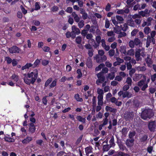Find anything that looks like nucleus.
<instances>
[{"mask_svg":"<svg viewBox=\"0 0 156 156\" xmlns=\"http://www.w3.org/2000/svg\"><path fill=\"white\" fill-rule=\"evenodd\" d=\"M24 80L25 83L27 84H34L35 81L38 76V71L36 69H34L32 72L27 74H24Z\"/></svg>","mask_w":156,"mask_h":156,"instance_id":"obj_1","label":"nucleus"},{"mask_svg":"<svg viewBox=\"0 0 156 156\" xmlns=\"http://www.w3.org/2000/svg\"><path fill=\"white\" fill-rule=\"evenodd\" d=\"M153 115V113L151 109H146L142 112L141 117L142 119L146 120L148 119H150Z\"/></svg>","mask_w":156,"mask_h":156,"instance_id":"obj_2","label":"nucleus"},{"mask_svg":"<svg viewBox=\"0 0 156 156\" xmlns=\"http://www.w3.org/2000/svg\"><path fill=\"white\" fill-rule=\"evenodd\" d=\"M97 76L98 79L96 81V84L99 85L100 83H102L105 80V77L101 72L98 73Z\"/></svg>","mask_w":156,"mask_h":156,"instance_id":"obj_3","label":"nucleus"},{"mask_svg":"<svg viewBox=\"0 0 156 156\" xmlns=\"http://www.w3.org/2000/svg\"><path fill=\"white\" fill-rule=\"evenodd\" d=\"M9 51L11 54L19 53L20 51V49L16 46L14 45L9 48Z\"/></svg>","mask_w":156,"mask_h":156,"instance_id":"obj_4","label":"nucleus"},{"mask_svg":"<svg viewBox=\"0 0 156 156\" xmlns=\"http://www.w3.org/2000/svg\"><path fill=\"white\" fill-rule=\"evenodd\" d=\"M95 58L96 62L98 63L105 61L107 59V57L105 55H104L101 57H100L98 55H96Z\"/></svg>","mask_w":156,"mask_h":156,"instance_id":"obj_5","label":"nucleus"},{"mask_svg":"<svg viewBox=\"0 0 156 156\" xmlns=\"http://www.w3.org/2000/svg\"><path fill=\"white\" fill-rule=\"evenodd\" d=\"M134 142V139H127L125 141V144L128 147H131L133 146Z\"/></svg>","mask_w":156,"mask_h":156,"instance_id":"obj_6","label":"nucleus"},{"mask_svg":"<svg viewBox=\"0 0 156 156\" xmlns=\"http://www.w3.org/2000/svg\"><path fill=\"white\" fill-rule=\"evenodd\" d=\"M156 126V122L154 121L150 122L148 125V127L149 130L152 132H154L155 130Z\"/></svg>","mask_w":156,"mask_h":156,"instance_id":"obj_7","label":"nucleus"},{"mask_svg":"<svg viewBox=\"0 0 156 156\" xmlns=\"http://www.w3.org/2000/svg\"><path fill=\"white\" fill-rule=\"evenodd\" d=\"M72 33L73 34H74L76 36V34L78 35L80 33L79 29L75 25H73L72 26Z\"/></svg>","mask_w":156,"mask_h":156,"instance_id":"obj_8","label":"nucleus"},{"mask_svg":"<svg viewBox=\"0 0 156 156\" xmlns=\"http://www.w3.org/2000/svg\"><path fill=\"white\" fill-rule=\"evenodd\" d=\"M135 57L136 61H141L142 58L140 57V48L137 49L135 52Z\"/></svg>","mask_w":156,"mask_h":156,"instance_id":"obj_9","label":"nucleus"},{"mask_svg":"<svg viewBox=\"0 0 156 156\" xmlns=\"http://www.w3.org/2000/svg\"><path fill=\"white\" fill-rule=\"evenodd\" d=\"M139 14L140 16L142 17H145L147 15L149 14V12H148V10L147 9H145L144 11H140L139 12Z\"/></svg>","mask_w":156,"mask_h":156,"instance_id":"obj_10","label":"nucleus"},{"mask_svg":"<svg viewBox=\"0 0 156 156\" xmlns=\"http://www.w3.org/2000/svg\"><path fill=\"white\" fill-rule=\"evenodd\" d=\"M125 118L126 121H129L132 120L133 118L132 113H128L125 114Z\"/></svg>","mask_w":156,"mask_h":156,"instance_id":"obj_11","label":"nucleus"},{"mask_svg":"<svg viewBox=\"0 0 156 156\" xmlns=\"http://www.w3.org/2000/svg\"><path fill=\"white\" fill-rule=\"evenodd\" d=\"M132 96V94L129 91H123V98H129Z\"/></svg>","mask_w":156,"mask_h":156,"instance_id":"obj_12","label":"nucleus"},{"mask_svg":"<svg viewBox=\"0 0 156 156\" xmlns=\"http://www.w3.org/2000/svg\"><path fill=\"white\" fill-rule=\"evenodd\" d=\"M147 57L145 59V61L147 64L149 66V65L152 64V61L151 58H150V55L147 54Z\"/></svg>","mask_w":156,"mask_h":156,"instance_id":"obj_13","label":"nucleus"},{"mask_svg":"<svg viewBox=\"0 0 156 156\" xmlns=\"http://www.w3.org/2000/svg\"><path fill=\"white\" fill-rule=\"evenodd\" d=\"M86 65L88 68H90L92 67V63L91 59L90 58H88L87 59Z\"/></svg>","mask_w":156,"mask_h":156,"instance_id":"obj_14","label":"nucleus"},{"mask_svg":"<svg viewBox=\"0 0 156 156\" xmlns=\"http://www.w3.org/2000/svg\"><path fill=\"white\" fill-rule=\"evenodd\" d=\"M93 148L90 146L87 147L85 148L86 155L89 156V154L92 152Z\"/></svg>","mask_w":156,"mask_h":156,"instance_id":"obj_15","label":"nucleus"},{"mask_svg":"<svg viewBox=\"0 0 156 156\" xmlns=\"http://www.w3.org/2000/svg\"><path fill=\"white\" fill-rule=\"evenodd\" d=\"M126 24L129 26L131 27H134L135 26L134 21L132 18H130L127 20Z\"/></svg>","mask_w":156,"mask_h":156,"instance_id":"obj_16","label":"nucleus"},{"mask_svg":"<svg viewBox=\"0 0 156 156\" xmlns=\"http://www.w3.org/2000/svg\"><path fill=\"white\" fill-rule=\"evenodd\" d=\"M32 140V138L31 137L28 136L22 140V142L23 144H27L29 143Z\"/></svg>","mask_w":156,"mask_h":156,"instance_id":"obj_17","label":"nucleus"},{"mask_svg":"<svg viewBox=\"0 0 156 156\" xmlns=\"http://www.w3.org/2000/svg\"><path fill=\"white\" fill-rule=\"evenodd\" d=\"M120 51L121 52L126 55L127 52L126 51V47L125 46H122L120 47Z\"/></svg>","mask_w":156,"mask_h":156,"instance_id":"obj_18","label":"nucleus"},{"mask_svg":"<svg viewBox=\"0 0 156 156\" xmlns=\"http://www.w3.org/2000/svg\"><path fill=\"white\" fill-rule=\"evenodd\" d=\"M144 65L145 66H137L135 68L138 71L142 72L145 71L146 70V68L145 67V64H144Z\"/></svg>","mask_w":156,"mask_h":156,"instance_id":"obj_19","label":"nucleus"},{"mask_svg":"<svg viewBox=\"0 0 156 156\" xmlns=\"http://www.w3.org/2000/svg\"><path fill=\"white\" fill-rule=\"evenodd\" d=\"M142 77V74H136L133 78V80L135 81H137L140 80Z\"/></svg>","mask_w":156,"mask_h":156,"instance_id":"obj_20","label":"nucleus"},{"mask_svg":"<svg viewBox=\"0 0 156 156\" xmlns=\"http://www.w3.org/2000/svg\"><path fill=\"white\" fill-rule=\"evenodd\" d=\"M5 140L9 142H13L15 141V140L13 138L9 137L7 136H5L4 138Z\"/></svg>","mask_w":156,"mask_h":156,"instance_id":"obj_21","label":"nucleus"},{"mask_svg":"<svg viewBox=\"0 0 156 156\" xmlns=\"http://www.w3.org/2000/svg\"><path fill=\"white\" fill-rule=\"evenodd\" d=\"M105 110L107 112L109 111L113 112H115L116 110V109L113 108L108 106H106V107Z\"/></svg>","mask_w":156,"mask_h":156,"instance_id":"obj_22","label":"nucleus"},{"mask_svg":"<svg viewBox=\"0 0 156 156\" xmlns=\"http://www.w3.org/2000/svg\"><path fill=\"white\" fill-rule=\"evenodd\" d=\"M98 105H102L103 104V97L102 96L98 97Z\"/></svg>","mask_w":156,"mask_h":156,"instance_id":"obj_23","label":"nucleus"},{"mask_svg":"<svg viewBox=\"0 0 156 156\" xmlns=\"http://www.w3.org/2000/svg\"><path fill=\"white\" fill-rule=\"evenodd\" d=\"M66 35L67 38H69L71 37L72 38H74L76 37V35L72 33V32H67L66 34Z\"/></svg>","mask_w":156,"mask_h":156,"instance_id":"obj_24","label":"nucleus"},{"mask_svg":"<svg viewBox=\"0 0 156 156\" xmlns=\"http://www.w3.org/2000/svg\"><path fill=\"white\" fill-rule=\"evenodd\" d=\"M118 144L120 149L122 151L126 149V147L121 143L118 142Z\"/></svg>","mask_w":156,"mask_h":156,"instance_id":"obj_25","label":"nucleus"},{"mask_svg":"<svg viewBox=\"0 0 156 156\" xmlns=\"http://www.w3.org/2000/svg\"><path fill=\"white\" fill-rule=\"evenodd\" d=\"M115 77V73L114 72H112L108 74L107 77V78L109 79L110 80H113Z\"/></svg>","mask_w":156,"mask_h":156,"instance_id":"obj_26","label":"nucleus"},{"mask_svg":"<svg viewBox=\"0 0 156 156\" xmlns=\"http://www.w3.org/2000/svg\"><path fill=\"white\" fill-rule=\"evenodd\" d=\"M97 92L98 94V97L100 96L103 97V94L104 92L102 89L100 88H98L97 90Z\"/></svg>","mask_w":156,"mask_h":156,"instance_id":"obj_27","label":"nucleus"},{"mask_svg":"<svg viewBox=\"0 0 156 156\" xmlns=\"http://www.w3.org/2000/svg\"><path fill=\"white\" fill-rule=\"evenodd\" d=\"M32 65H33L31 63H27L24 66L22 67L21 69L22 70H23L25 69H29L30 67H31Z\"/></svg>","mask_w":156,"mask_h":156,"instance_id":"obj_28","label":"nucleus"},{"mask_svg":"<svg viewBox=\"0 0 156 156\" xmlns=\"http://www.w3.org/2000/svg\"><path fill=\"white\" fill-rule=\"evenodd\" d=\"M76 119L80 122H81L83 123H85L86 119L85 118H83L80 116H77L76 117Z\"/></svg>","mask_w":156,"mask_h":156,"instance_id":"obj_29","label":"nucleus"},{"mask_svg":"<svg viewBox=\"0 0 156 156\" xmlns=\"http://www.w3.org/2000/svg\"><path fill=\"white\" fill-rule=\"evenodd\" d=\"M113 31L116 34H118L121 31V30L120 29L119 27L117 26L114 27Z\"/></svg>","mask_w":156,"mask_h":156,"instance_id":"obj_30","label":"nucleus"},{"mask_svg":"<svg viewBox=\"0 0 156 156\" xmlns=\"http://www.w3.org/2000/svg\"><path fill=\"white\" fill-rule=\"evenodd\" d=\"M11 78L12 79L14 80V81L16 82H18L19 80L18 76L14 74L12 76Z\"/></svg>","mask_w":156,"mask_h":156,"instance_id":"obj_31","label":"nucleus"},{"mask_svg":"<svg viewBox=\"0 0 156 156\" xmlns=\"http://www.w3.org/2000/svg\"><path fill=\"white\" fill-rule=\"evenodd\" d=\"M120 27L122 30L125 32L128 29V27L126 23H124L123 26L121 25Z\"/></svg>","mask_w":156,"mask_h":156,"instance_id":"obj_32","label":"nucleus"},{"mask_svg":"<svg viewBox=\"0 0 156 156\" xmlns=\"http://www.w3.org/2000/svg\"><path fill=\"white\" fill-rule=\"evenodd\" d=\"M134 50L133 49H131L127 51L126 53V55H127L129 56H133L134 55Z\"/></svg>","mask_w":156,"mask_h":156,"instance_id":"obj_33","label":"nucleus"},{"mask_svg":"<svg viewBox=\"0 0 156 156\" xmlns=\"http://www.w3.org/2000/svg\"><path fill=\"white\" fill-rule=\"evenodd\" d=\"M135 134L136 133L134 131L129 132V139H134L133 137L135 136Z\"/></svg>","mask_w":156,"mask_h":156,"instance_id":"obj_34","label":"nucleus"},{"mask_svg":"<svg viewBox=\"0 0 156 156\" xmlns=\"http://www.w3.org/2000/svg\"><path fill=\"white\" fill-rule=\"evenodd\" d=\"M109 145H104L103 148V150L104 151H108L111 147Z\"/></svg>","mask_w":156,"mask_h":156,"instance_id":"obj_35","label":"nucleus"},{"mask_svg":"<svg viewBox=\"0 0 156 156\" xmlns=\"http://www.w3.org/2000/svg\"><path fill=\"white\" fill-rule=\"evenodd\" d=\"M134 42L135 45L136 46H140L141 44V41L140 39L138 38H135L134 40Z\"/></svg>","mask_w":156,"mask_h":156,"instance_id":"obj_36","label":"nucleus"},{"mask_svg":"<svg viewBox=\"0 0 156 156\" xmlns=\"http://www.w3.org/2000/svg\"><path fill=\"white\" fill-rule=\"evenodd\" d=\"M114 137L112 136L109 140V142L110 144L109 145L111 147H114L115 146V144L114 142Z\"/></svg>","mask_w":156,"mask_h":156,"instance_id":"obj_37","label":"nucleus"},{"mask_svg":"<svg viewBox=\"0 0 156 156\" xmlns=\"http://www.w3.org/2000/svg\"><path fill=\"white\" fill-rule=\"evenodd\" d=\"M75 41L77 44H80L82 41V37L80 36H77L75 39Z\"/></svg>","mask_w":156,"mask_h":156,"instance_id":"obj_38","label":"nucleus"},{"mask_svg":"<svg viewBox=\"0 0 156 156\" xmlns=\"http://www.w3.org/2000/svg\"><path fill=\"white\" fill-rule=\"evenodd\" d=\"M40 62V61L38 59H37L34 62V64H32L33 65L32 66L34 68H35L37 66L39 65Z\"/></svg>","mask_w":156,"mask_h":156,"instance_id":"obj_39","label":"nucleus"},{"mask_svg":"<svg viewBox=\"0 0 156 156\" xmlns=\"http://www.w3.org/2000/svg\"><path fill=\"white\" fill-rule=\"evenodd\" d=\"M105 65L103 63L100 64L98 67H96L95 68V70L96 71H98L100 70L101 69L104 67Z\"/></svg>","mask_w":156,"mask_h":156,"instance_id":"obj_40","label":"nucleus"},{"mask_svg":"<svg viewBox=\"0 0 156 156\" xmlns=\"http://www.w3.org/2000/svg\"><path fill=\"white\" fill-rule=\"evenodd\" d=\"M119 35H118V38H121L122 37H124L126 36V33L123 32H122L121 31L120 33H119Z\"/></svg>","mask_w":156,"mask_h":156,"instance_id":"obj_41","label":"nucleus"},{"mask_svg":"<svg viewBox=\"0 0 156 156\" xmlns=\"http://www.w3.org/2000/svg\"><path fill=\"white\" fill-rule=\"evenodd\" d=\"M151 29L148 27H146L144 29V33L146 34H148L151 31Z\"/></svg>","mask_w":156,"mask_h":156,"instance_id":"obj_42","label":"nucleus"},{"mask_svg":"<svg viewBox=\"0 0 156 156\" xmlns=\"http://www.w3.org/2000/svg\"><path fill=\"white\" fill-rule=\"evenodd\" d=\"M52 79L51 78H49L45 82L44 84V86L45 87H47L49 84L52 81Z\"/></svg>","mask_w":156,"mask_h":156,"instance_id":"obj_43","label":"nucleus"},{"mask_svg":"<svg viewBox=\"0 0 156 156\" xmlns=\"http://www.w3.org/2000/svg\"><path fill=\"white\" fill-rule=\"evenodd\" d=\"M140 55L142 57H144L146 55V54L145 52V48H140Z\"/></svg>","mask_w":156,"mask_h":156,"instance_id":"obj_44","label":"nucleus"},{"mask_svg":"<svg viewBox=\"0 0 156 156\" xmlns=\"http://www.w3.org/2000/svg\"><path fill=\"white\" fill-rule=\"evenodd\" d=\"M84 25V21L83 20H81L79 21L78 22V26L80 28H82Z\"/></svg>","mask_w":156,"mask_h":156,"instance_id":"obj_45","label":"nucleus"},{"mask_svg":"<svg viewBox=\"0 0 156 156\" xmlns=\"http://www.w3.org/2000/svg\"><path fill=\"white\" fill-rule=\"evenodd\" d=\"M116 17L117 20L118 21H119L120 23H122L124 20V19L122 16H116Z\"/></svg>","mask_w":156,"mask_h":156,"instance_id":"obj_46","label":"nucleus"},{"mask_svg":"<svg viewBox=\"0 0 156 156\" xmlns=\"http://www.w3.org/2000/svg\"><path fill=\"white\" fill-rule=\"evenodd\" d=\"M132 80L131 78L129 77H128L127 78L126 82L128 85L131 86L132 85Z\"/></svg>","mask_w":156,"mask_h":156,"instance_id":"obj_47","label":"nucleus"},{"mask_svg":"<svg viewBox=\"0 0 156 156\" xmlns=\"http://www.w3.org/2000/svg\"><path fill=\"white\" fill-rule=\"evenodd\" d=\"M107 34L108 36V37L115 36V34L112 31H108L107 33Z\"/></svg>","mask_w":156,"mask_h":156,"instance_id":"obj_48","label":"nucleus"},{"mask_svg":"<svg viewBox=\"0 0 156 156\" xmlns=\"http://www.w3.org/2000/svg\"><path fill=\"white\" fill-rule=\"evenodd\" d=\"M36 130L35 126L30 127L29 129V131L31 133H34Z\"/></svg>","mask_w":156,"mask_h":156,"instance_id":"obj_49","label":"nucleus"},{"mask_svg":"<svg viewBox=\"0 0 156 156\" xmlns=\"http://www.w3.org/2000/svg\"><path fill=\"white\" fill-rule=\"evenodd\" d=\"M110 25V23L108 20L106 19L105 21V27L106 28H109Z\"/></svg>","mask_w":156,"mask_h":156,"instance_id":"obj_50","label":"nucleus"},{"mask_svg":"<svg viewBox=\"0 0 156 156\" xmlns=\"http://www.w3.org/2000/svg\"><path fill=\"white\" fill-rule=\"evenodd\" d=\"M58 7L57 6L54 5L51 8V10L53 12H56L58 10Z\"/></svg>","mask_w":156,"mask_h":156,"instance_id":"obj_51","label":"nucleus"},{"mask_svg":"<svg viewBox=\"0 0 156 156\" xmlns=\"http://www.w3.org/2000/svg\"><path fill=\"white\" fill-rule=\"evenodd\" d=\"M108 54L110 57H112L114 56L115 53V51L114 49H111L108 52Z\"/></svg>","mask_w":156,"mask_h":156,"instance_id":"obj_52","label":"nucleus"},{"mask_svg":"<svg viewBox=\"0 0 156 156\" xmlns=\"http://www.w3.org/2000/svg\"><path fill=\"white\" fill-rule=\"evenodd\" d=\"M92 106L93 107H95L96 106V98L95 96H94L92 99Z\"/></svg>","mask_w":156,"mask_h":156,"instance_id":"obj_53","label":"nucleus"},{"mask_svg":"<svg viewBox=\"0 0 156 156\" xmlns=\"http://www.w3.org/2000/svg\"><path fill=\"white\" fill-rule=\"evenodd\" d=\"M117 153L119 154L120 156H130L129 154L125 153L122 151H117Z\"/></svg>","mask_w":156,"mask_h":156,"instance_id":"obj_54","label":"nucleus"},{"mask_svg":"<svg viewBox=\"0 0 156 156\" xmlns=\"http://www.w3.org/2000/svg\"><path fill=\"white\" fill-rule=\"evenodd\" d=\"M56 83L57 80H55L53 81L50 85V88H52L55 87L56 85Z\"/></svg>","mask_w":156,"mask_h":156,"instance_id":"obj_55","label":"nucleus"},{"mask_svg":"<svg viewBox=\"0 0 156 156\" xmlns=\"http://www.w3.org/2000/svg\"><path fill=\"white\" fill-rule=\"evenodd\" d=\"M115 40V36L111 37H109L108 40L107 41L108 42H113Z\"/></svg>","mask_w":156,"mask_h":156,"instance_id":"obj_56","label":"nucleus"},{"mask_svg":"<svg viewBox=\"0 0 156 156\" xmlns=\"http://www.w3.org/2000/svg\"><path fill=\"white\" fill-rule=\"evenodd\" d=\"M145 83L144 80H142L138 82L137 85L140 87Z\"/></svg>","mask_w":156,"mask_h":156,"instance_id":"obj_57","label":"nucleus"},{"mask_svg":"<svg viewBox=\"0 0 156 156\" xmlns=\"http://www.w3.org/2000/svg\"><path fill=\"white\" fill-rule=\"evenodd\" d=\"M133 9L134 11H136L137 10H140V5L139 4H137L134 6Z\"/></svg>","mask_w":156,"mask_h":156,"instance_id":"obj_58","label":"nucleus"},{"mask_svg":"<svg viewBox=\"0 0 156 156\" xmlns=\"http://www.w3.org/2000/svg\"><path fill=\"white\" fill-rule=\"evenodd\" d=\"M132 18L134 19H140L141 18V16L139 14H135L132 16Z\"/></svg>","mask_w":156,"mask_h":156,"instance_id":"obj_59","label":"nucleus"},{"mask_svg":"<svg viewBox=\"0 0 156 156\" xmlns=\"http://www.w3.org/2000/svg\"><path fill=\"white\" fill-rule=\"evenodd\" d=\"M40 3L39 2H36L35 4V10H37L40 9Z\"/></svg>","mask_w":156,"mask_h":156,"instance_id":"obj_60","label":"nucleus"},{"mask_svg":"<svg viewBox=\"0 0 156 156\" xmlns=\"http://www.w3.org/2000/svg\"><path fill=\"white\" fill-rule=\"evenodd\" d=\"M5 60L6 61L8 64H10L12 62V59L9 57H6L5 58Z\"/></svg>","mask_w":156,"mask_h":156,"instance_id":"obj_61","label":"nucleus"},{"mask_svg":"<svg viewBox=\"0 0 156 156\" xmlns=\"http://www.w3.org/2000/svg\"><path fill=\"white\" fill-rule=\"evenodd\" d=\"M129 46L131 48H133L134 47L135 44L133 41H130L129 43Z\"/></svg>","mask_w":156,"mask_h":156,"instance_id":"obj_62","label":"nucleus"},{"mask_svg":"<svg viewBox=\"0 0 156 156\" xmlns=\"http://www.w3.org/2000/svg\"><path fill=\"white\" fill-rule=\"evenodd\" d=\"M153 20V19L151 17H149L147 19L146 22L149 26L151 25V22Z\"/></svg>","mask_w":156,"mask_h":156,"instance_id":"obj_63","label":"nucleus"},{"mask_svg":"<svg viewBox=\"0 0 156 156\" xmlns=\"http://www.w3.org/2000/svg\"><path fill=\"white\" fill-rule=\"evenodd\" d=\"M130 86L129 85H125L122 87V90L124 91H127L129 88Z\"/></svg>","mask_w":156,"mask_h":156,"instance_id":"obj_64","label":"nucleus"}]
</instances>
